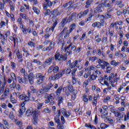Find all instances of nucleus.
Masks as SVG:
<instances>
[{
  "label": "nucleus",
  "instance_id": "1",
  "mask_svg": "<svg viewBox=\"0 0 129 129\" xmlns=\"http://www.w3.org/2000/svg\"><path fill=\"white\" fill-rule=\"evenodd\" d=\"M81 61H82V59H78L72 62H71V60H70L68 61L67 64L69 65V67L71 69H73V68L77 67L79 70H81L83 68V66H82Z\"/></svg>",
  "mask_w": 129,
  "mask_h": 129
},
{
  "label": "nucleus",
  "instance_id": "2",
  "mask_svg": "<svg viewBox=\"0 0 129 129\" xmlns=\"http://www.w3.org/2000/svg\"><path fill=\"white\" fill-rule=\"evenodd\" d=\"M55 61H66L67 60V54L63 55L60 54V53L56 52L54 54V57Z\"/></svg>",
  "mask_w": 129,
  "mask_h": 129
},
{
  "label": "nucleus",
  "instance_id": "3",
  "mask_svg": "<svg viewBox=\"0 0 129 129\" xmlns=\"http://www.w3.org/2000/svg\"><path fill=\"white\" fill-rule=\"evenodd\" d=\"M112 112L114 113L115 116L116 117H118L117 118V121H120V120H123V116H124V112H120L119 111H115V110H112Z\"/></svg>",
  "mask_w": 129,
  "mask_h": 129
},
{
  "label": "nucleus",
  "instance_id": "4",
  "mask_svg": "<svg viewBox=\"0 0 129 129\" xmlns=\"http://www.w3.org/2000/svg\"><path fill=\"white\" fill-rule=\"evenodd\" d=\"M77 47L71 43L66 48V50L69 55H72V51H76Z\"/></svg>",
  "mask_w": 129,
  "mask_h": 129
},
{
  "label": "nucleus",
  "instance_id": "5",
  "mask_svg": "<svg viewBox=\"0 0 129 129\" xmlns=\"http://www.w3.org/2000/svg\"><path fill=\"white\" fill-rule=\"evenodd\" d=\"M64 74H65L64 70H62L58 74H56L54 76L51 77V79L52 80H53V81H55V80H58V79H59V78H61V77H62V76H63Z\"/></svg>",
  "mask_w": 129,
  "mask_h": 129
},
{
  "label": "nucleus",
  "instance_id": "6",
  "mask_svg": "<svg viewBox=\"0 0 129 129\" xmlns=\"http://www.w3.org/2000/svg\"><path fill=\"white\" fill-rule=\"evenodd\" d=\"M54 121L55 123L57 124V128L58 129H63L64 126L63 124H61V122L60 121V117L58 115H56L54 117Z\"/></svg>",
  "mask_w": 129,
  "mask_h": 129
},
{
  "label": "nucleus",
  "instance_id": "7",
  "mask_svg": "<svg viewBox=\"0 0 129 129\" xmlns=\"http://www.w3.org/2000/svg\"><path fill=\"white\" fill-rule=\"evenodd\" d=\"M17 23L20 25V29H21L23 34H26V27H24V25L23 24V22H22V18L21 17H19L17 19Z\"/></svg>",
  "mask_w": 129,
  "mask_h": 129
},
{
  "label": "nucleus",
  "instance_id": "8",
  "mask_svg": "<svg viewBox=\"0 0 129 129\" xmlns=\"http://www.w3.org/2000/svg\"><path fill=\"white\" fill-rule=\"evenodd\" d=\"M30 95H31L30 93H28V97L25 94H22L19 97V99L20 100H25V101H29L30 100Z\"/></svg>",
  "mask_w": 129,
  "mask_h": 129
},
{
  "label": "nucleus",
  "instance_id": "9",
  "mask_svg": "<svg viewBox=\"0 0 129 129\" xmlns=\"http://www.w3.org/2000/svg\"><path fill=\"white\" fill-rule=\"evenodd\" d=\"M103 11V4H100L94 9L95 13L99 14V13H102Z\"/></svg>",
  "mask_w": 129,
  "mask_h": 129
},
{
  "label": "nucleus",
  "instance_id": "10",
  "mask_svg": "<svg viewBox=\"0 0 129 129\" xmlns=\"http://www.w3.org/2000/svg\"><path fill=\"white\" fill-rule=\"evenodd\" d=\"M34 80H35V76L33 73H30L28 75V81L31 85L34 84Z\"/></svg>",
  "mask_w": 129,
  "mask_h": 129
},
{
  "label": "nucleus",
  "instance_id": "11",
  "mask_svg": "<svg viewBox=\"0 0 129 129\" xmlns=\"http://www.w3.org/2000/svg\"><path fill=\"white\" fill-rule=\"evenodd\" d=\"M17 79L18 80V82L21 84H27V83H28V79L26 77V76H25L24 78L23 79L21 78V77H18Z\"/></svg>",
  "mask_w": 129,
  "mask_h": 129
},
{
  "label": "nucleus",
  "instance_id": "12",
  "mask_svg": "<svg viewBox=\"0 0 129 129\" xmlns=\"http://www.w3.org/2000/svg\"><path fill=\"white\" fill-rule=\"evenodd\" d=\"M6 78L4 77V82L0 81V95L4 92L5 90V87L6 86Z\"/></svg>",
  "mask_w": 129,
  "mask_h": 129
},
{
  "label": "nucleus",
  "instance_id": "13",
  "mask_svg": "<svg viewBox=\"0 0 129 129\" xmlns=\"http://www.w3.org/2000/svg\"><path fill=\"white\" fill-rule=\"evenodd\" d=\"M45 2L43 4L44 10H47L48 8L52 7V2L50 0H45Z\"/></svg>",
  "mask_w": 129,
  "mask_h": 129
},
{
  "label": "nucleus",
  "instance_id": "14",
  "mask_svg": "<svg viewBox=\"0 0 129 129\" xmlns=\"http://www.w3.org/2000/svg\"><path fill=\"white\" fill-rule=\"evenodd\" d=\"M105 24L101 22H96L92 24V26L93 28H98L99 29H100L101 27H103Z\"/></svg>",
  "mask_w": 129,
  "mask_h": 129
},
{
  "label": "nucleus",
  "instance_id": "15",
  "mask_svg": "<svg viewBox=\"0 0 129 129\" xmlns=\"http://www.w3.org/2000/svg\"><path fill=\"white\" fill-rule=\"evenodd\" d=\"M16 56L18 58V60L19 62H23L24 59H23V54L21 52H20L19 50H18L16 52Z\"/></svg>",
  "mask_w": 129,
  "mask_h": 129
},
{
  "label": "nucleus",
  "instance_id": "16",
  "mask_svg": "<svg viewBox=\"0 0 129 129\" xmlns=\"http://www.w3.org/2000/svg\"><path fill=\"white\" fill-rule=\"evenodd\" d=\"M53 61H55V57H54V56L50 57L49 58L46 59L44 62V65H47V64L50 65V64H52Z\"/></svg>",
  "mask_w": 129,
  "mask_h": 129
},
{
  "label": "nucleus",
  "instance_id": "17",
  "mask_svg": "<svg viewBox=\"0 0 129 129\" xmlns=\"http://www.w3.org/2000/svg\"><path fill=\"white\" fill-rule=\"evenodd\" d=\"M76 17V13L74 12L69 17V18L67 19L66 23H70L71 21L73 20Z\"/></svg>",
  "mask_w": 129,
  "mask_h": 129
},
{
  "label": "nucleus",
  "instance_id": "18",
  "mask_svg": "<svg viewBox=\"0 0 129 129\" xmlns=\"http://www.w3.org/2000/svg\"><path fill=\"white\" fill-rule=\"evenodd\" d=\"M53 24H52V26L51 28L49 29V31H52V32H54V29L56 27V26H57V24H58V21L55 19H53Z\"/></svg>",
  "mask_w": 129,
  "mask_h": 129
},
{
  "label": "nucleus",
  "instance_id": "19",
  "mask_svg": "<svg viewBox=\"0 0 129 129\" xmlns=\"http://www.w3.org/2000/svg\"><path fill=\"white\" fill-rule=\"evenodd\" d=\"M36 77L37 79H40L43 81H45V76L43 75L42 74L38 73L36 74Z\"/></svg>",
  "mask_w": 129,
  "mask_h": 129
},
{
  "label": "nucleus",
  "instance_id": "20",
  "mask_svg": "<svg viewBox=\"0 0 129 129\" xmlns=\"http://www.w3.org/2000/svg\"><path fill=\"white\" fill-rule=\"evenodd\" d=\"M77 93H78V91L77 90H74L73 92L72 93V100H75V98H76V96L77 95Z\"/></svg>",
  "mask_w": 129,
  "mask_h": 129
},
{
  "label": "nucleus",
  "instance_id": "21",
  "mask_svg": "<svg viewBox=\"0 0 129 129\" xmlns=\"http://www.w3.org/2000/svg\"><path fill=\"white\" fill-rule=\"evenodd\" d=\"M108 1L109 0H105L104 3H101L102 5H103V8H104V7H105V8H109V7L112 5L110 1L108 2Z\"/></svg>",
  "mask_w": 129,
  "mask_h": 129
},
{
  "label": "nucleus",
  "instance_id": "22",
  "mask_svg": "<svg viewBox=\"0 0 129 129\" xmlns=\"http://www.w3.org/2000/svg\"><path fill=\"white\" fill-rule=\"evenodd\" d=\"M53 87V85L52 83H50L48 85H47L44 88V90L45 92H48L50 91V89Z\"/></svg>",
  "mask_w": 129,
  "mask_h": 129
},
{
  "label": "nucleus",
  "instance_id": "23",
  "mask_svg": "<svg viewBox=\"0 0 129 129\" xmlns=\"http://www.w3.org/2000/svg\"><path fill=\"white\" fill-rule=\"evenodd\" d=\"M51 15L54 17H57L58 16H60L61 13L59 12L58 9H55L53 11H51Z\"/></svg>",
  "mask_w": 129,
  "mask_h": 129
},
{
  "label": "nucleus",
  "instance_id": "24",
  "mask_svg": "<svg viewBox=\"0 0 129 129\" xmlns=\"http://www.w3.org/2000/svg\"><path fill=\"white\" fill-rule=\"evenodd\" d=\"M68 27H65L61 33L58 35L59 39L61 40L63 38V36H64V32L66 31H67Z\"/></svg>",
  "mask_w": 129,
  "mask_h": 129
},
{
  "label": "nucleus",
  "instance_id": "25",
  "mask_svg": "<svg viewBox=\"0 0 129 129\" xmlns=\"http://www.w3.org/2000/svg\"><path fill=\"white\" fill-rule=\"evenodd\" d=\"M33 112H34V110L33 109V108H30L26 111L27 116H30V115H32V114H33Z\"/></svg>",
  "mask_w": 129,
  "mask_h": 129
},
{
  "label": "nucleus",
  "instance_id": "26",
  "mask_svg": "<svg viewBox=\"0 0 129 129\" xmlns=\"http://www.w3.org/2000/svg\"><path fill=\"white\" fill-rule=\"evenodd\" d=\"M88 13H89V10L87 9L86 10H85L83 13H80L79 14V18H82L83 16H86L87 15Z\"/></svg>",
  "mask_w": 129,
  "mask_h": 129
},
{
  "label": "nucleus",
  "instance_id": "27",
  "mask_svg": "<svg viewBox=\"0 0 129 129\" xmlns=\"http://www.w3.org/2000/svg\"><path fill=\"white\" fill-rule=\"evenodd\" d=\"M46 96H47V98L49 100H53V99H54V96H55V94L53 93H51L50 94H46Z\"/></svg>",
  "mask_w": 129,
  "mask_h": 129
},
{
  "label": "nucleus",
  "instance_id": "28",
  "mask_svg": "<svg viewBox=\"0 0 129 129\" xmlns=\"http://www.w3.org/2000/svg\"><path fill=\"white\" fill-rule=\"evenodd\" d=\"M66 21H67V17L63 19L60 22V28H64V26L66 25V23H67Z\"/></svg>",
  "mask_w": 129,
  "mask_h": 129
},
{
  "label": "nucleus",
  "instance_id": "29",
  "mask_svg": "<svg viewBox=\"0 0 129 129\" xmlns=\"http://www.w3.org/2000/svg\"><path fill=\"white\" fill-rule=\"evenodd\" d=\"M121 99L122 101L121 102V105H123V107H125L126 106V104H125V102H124V100H125V97L122 96L121 97Z\"/></svg>",
  "mask_w": 129,
  "mask_h": 129
},
{
  "label": "nucleus",
  "instance_id": "30",
  "mask_svg": "<svg viewBox=\"0 0 129 129\" xmlns=\"http://www.w3.org/2000/svg\"><path fill=\"white\" fill-rule=\"evenodd\" d=\"M97 55L98 56H101L102 55V59H104L105 58V55L104 53H101V50H100V49H97Z\"/></svg>",
  "mask_w": 129,
  "mask_h": 129
},
{
  "label": "nucleus",
  "instance_id": "31",
  "mask_svg": "<svg viewBox=\"0 0 129 129\" xmlns=\"http://www.w3.org/2000/svg\"><path fill=\"white\" fill-rule=\"evenodd\" d=\"M92 3H93V0H88L86 3V8L87 9H88V8H89L90 6H91V4H92Z\"/></svg>",
  "mask_w": 129,
  "mask_h": 129
},
{
  "label": "nucleus",
  "instance_id": "32",
  "mask_svg": "<svg viewBox=\"0 0 129 129\" xmlns=\"http://www.w3.org/2000/svg\"><path fill=\"white\" fill-rule=\"evenodd\" d=\"M105 20V15H102L100 16V23H103L104 25H105V22L104 21Z\"/></svg>",
  "mask_w": 129,
  "mask_h": 129
},
{
  "label": "nucleus",
  "instance_id": "33",
  "mask_svg": "<svg viewBox=\"0 0 129 129\" xmlns=\"http://www.w3.org/2000/svg\"><path fill=\"white\" fill-rule=\"evenodd\" d=\"M32 114H33V117L38 118L39 114H40V111H39L38 110L33 111Z\"/></svg>",
  "mask_w": 129,
  "mask_h": 129
},
{
  "label": "nucleus",
  "instance_id": "34",
  "mask_svg": "<svg viewBox=\"0 0 129 129\" xmlns=\"http://www.w3.org/2000/svg\"><path fill=\"white\" fill-rule=\"evenodd\" d=\"M68 90H68V87H65L63 88V92H65V93L67 96H69L70 95V93L69 92V91Z\"/></svg>",
  "mask_w": 129,
  "mask_h": 129
},
{
  "label": "nucleus",
  "instance_id": "35",
  "mask_svg": "<svg viewBox=\"0 0 129 129\" xmlns=\"http://www.w3.org/2000/svg\"><path fill=\"white\" fill-rule=\"evenodd\" d=\"M54 48V42H51L49 46L46 47L47 51H51Z\"/></svg>",
  "mask_w": 129,
  "mask_h": 129
},
{
  "label": "nucleus",
  "instance_id": "36",
  "mask_svg": "<svg viewBox=\"0 0 129 129\" xmlns=\"http://www.w3.org/2000/svg\"><path fill=\"white\" fill-rule=\"evenodd\" d=\"M44 92H46L45 91V89L40 90L39 91L37 90V92H36L37 96H40L41 94H43V93H44Z\"/></svg>",
  "mask_w": 129,
  "mask_h": 129
},
{
  "label": "nucleus",
  "instance_id": "37",
  "mask_svg": "<svg viewBox=\"0 0 129 129\" xmlns=\"http://www.w3.org/2000/svg\"><path fill=\"white\" fill-rule=\"evenodd\" d=\"M76 27V24H75V23L72 24L70 26V29L69 30V31L71 33H72V31H73V30H74Z\"/></svg>",
  "mask_w": 129,
  "mask_h": 129
},
{
  "label": "nucleus",
  "instance_id": "38",
  "mask_svg": "<svg viewBox=\"0 0 129 129\" xmlns=\"http://www.w3.org/2000/svg\"><path fill=\"white\" fill-rule=\"evenodd\" d=\"M70 33H71V31H70L69 30H67L65 33H63L64 38L66 39V38H68V37H69V35H70Z\"/></svg>",
  "mask_w": 129,
  "mask_h": 129
},
{
  "label": "nucleus",
  "instance_id": "39",
  "mask_svg": "<svg viewBox=\"0 0 129 129\" xmlns=\"http://www.w3.org/2000/svg\"><path fill=\"white\" fill-rule=\"evenodd\" d=\"M100 126L101 129H105V128H107V127L109 126V125H107L104 123H102L100 124Z\"/></svg>",
  "mask_w": 129,
  "mask_h": 129
},
{
  "label": "nucleus",
  "instance_id": "40",
  "mask_svg": "<svg viewBox=\"0 0 129 129\" xmlns=\"http://www.w3.org/2000/svg\"><path fill=\"white\" fill-rule=\"evenodd\" d=\"M62 89H63V87L60 86L58 87V88L55 91V93L57 94V95H58V94H60V93H61Z\"/></svg>",
  "mask_w": 129,
  "mask_h": 129
},
{
  "label": "nucleus",
  "instance_id": "41",
  "mask_svg": "<svg viewBox=\"0 0 129 129\" xmlns=\"http://www.w3.org/2000/svg\"><path fill=\"white\" fill-rule=\"evenodd\" d=\"M111 65H113V66L116 67L118 65H119V62H116L115 60H113L110 62Z\"/></svg>",
  "mask_w": 129,
  "mask_h": 129
},
{
  "label": "nucleus",
  "instance_id": "42",
  "mask_svg": "<svg viewBox=\"0 0 129 129\" xmlns=\"http://www.w3.org/2000/svg\"><path fill=\"white\" fill-rule=\"evenodd\" d=\"M28 46H29V47H31V48H35V43L33 41H29L28 42Z\"/></svg>",
  "mask_w": 129,
  "mask_h": 129
},
{
  "label": "nucleus",
  "instance_id": "43",
  "mask_svg": "<svg viewBox=\"0 0 129 129\" xmlns=\"http://www.w3.org/2000/svg\"><path fill=\"white\" fill-rule=\"evenodd\" d=\"M26 111V107H20V110H19V113L20 114H23L24 112Z\"/></svg>",
  "mask_w": 129,
  "mask_h": 129
},
{
  "label": "nucleus",
  "instance_id": "44",
  "mask_svg": "<svg viewBox=\"0 0 129 129\" xmlns=\"http://www.w3.org/2000/svg\"><path fill=\"white\" fill-rule=\"evenodd\" d=\"M85 126H86V127H89V128L91 129H96V127H95L94 126L88 123H86L85 124Z\"/></svg>",
  "mask_w": 129,
  "mask_h": 129
},
{
  "label": "nucleus",
  "instance_id": "45",
  "mask_svg": "<svg viewBox=\"0 0 129 129\" xmlns=\"http://www.w3.org/2000/svg\"><path fill=\"white\" fill-rule=\"evenodd\" d=\"M37 90L35 89L34 86L30 87V92L31 93H37Z\"/></svg>",
  "mask_w": 129,
  "mask_h": 129
},
{
  "label": "nucleus",
  "instance_id": "46",
  "mask_svg": "<svg viewBox=\"0 0 129 129\" xmlns=\"http://www.w3.org/2000/svg\"><path fill=\"white\" fill-rule=\"evenodd\" d=\"M53 73H58L59 72V67L53 66Z\"/></svg>",
  "mask_w": 129,
  "mask_h": 129
},
{
  "label": "nucleus",
  "instance_id": "47",
  "mask_svg": "<svg viewBox=\"0 0 129 129\" xmlns=\"http://www.w3.org/2000/svg\"><path fill=\"white\" fill-rule=\"evenodd\" d=\"M112 17V15H111V13L107 12L105 14V18L106 19H110Z\"/></svg>",
  "mask_w": 129,
  "mask_h": 129
},
{
  "label": "nucleus",
  "instance_id": "48",
  "mask_svg": "<svg viewBox=\"0 0 129 129\" xmlns=\"http://www.w3.org/2000/svg\"><path fill=\"white\" fill-rule=\"evenodd\" d=\"M91 75V72L89 71L87 73H85L84 75V78L86 79L88 78V77H90V76Z\"/></svg>",
  "mask_w": 129,
  "mask_h": 129
},
{
  "label": "nucleus",
  "instance_id": "49",
  "mask_svg": "<svg viewBox=\"0 0 129 129\" xmlns=\"http://www.w3.org/2000/svg\"><path fill=\"white\" fill-rule=\"evenodd\" d=\"M90 79L92 80L93 81L94 80H96V78H97V75H95L94 74L91 75V76L89 77Z\"/></svg>",
  "mask_w": 129,
  "mask_h": 129
},
{
  "label": "nucleus",
  "instance_id": "50",
  "mask_svg": "<svg viewBox=\"0 0 129 129\" xmlns=\"http://www.w3.org/2000/svg\"><path fill=\"white\" fill-rule=\"evenodd\" d=\"M43 105H44V103L38 102L37 104V109L38 110H40V109L42 108V107L43 106Z\"/></svg>",
  "mask_w": 129,
  "mask_h": 129
},
{
  "label": "nucleus",
  "instance_id": "51",
  "mask_svg": "<svg viewBox=\"0 0 129 129\" xmlns=\"http://www.w3.org/2000/svg\"><path fill=\"white\" fill-rule=\"evenodd\" d=\"M68 90H69V91H70V92H71V93H73L74 90H76V89H73V86L71 85H70L68 86Z\"/></svg>",
  "mask_w": 129,
  "mask_h": 129
},
{
  "label": "nucleus",
  "instance_id": "52",
  "mask_svg": "<svg viewBox=\"0 0 129 129\" xmlns=\"http://www.w3.org/2000/svg\"><path fill=\"white\" fill-rule=\"evenodd\" d=\"M96 70V67L95 66H91L89 67V71H95Z\"/></svg>",
  "mask_w": 129,
  "mask_h": 129
},
{
  "label": "nucleus",
  "instance_id": "53",
  "mask_svg": "<svg viewBox=\"0 0 129 129\" xmlns=\"http://www.w3.org/2000/svg\"><path fill=\"white\" fill-rule=\"evenodd\" d=\"M106 119H107L108 122H109V123H111V124H112L113 123H114L115 122L114 120H113V119H112L111 118L107 117Z\"/></svg>",
  "mask_w": 129,
  "mask_h": 129
},
{
  "label": "nucleus",
  "instance_id": "54",
  "mask_svg": "<svg viewBox=\"0 0 129 129\" xmlns=\"http://www.w3.org/2000/svg\"><path fill=\"white\" fill-rule=\"evenodd\" d=\"M72 81L73 84H76L77 80L76 79V78L75 77V75L72 76Z\"/></svg>",
  "mask_w": 129,
  "mask_h": 129
},
{
  "label": "nucleus",
  "instance_id": "55",
  "mask_svg": "<svg viewBox=\"0 0 129 129\" xmlns=\"http://www.w3.org/2000/svg\"><path fill=\"white\" fill-rule=\"evenodd\" d=\"M52 14V11L49 9H46L45 12L44 13V16H47L50 15V14Z\"/></svg>",
  "mask_w": 129,
  "mask_h": 129
},
{
  "label": "nucleus",
  "instance_id": "56",
  "mask_svg": "<svg viewBox=\"0 0 129 129\" xmlns=\"http://www.w3.org/2000/svg\"><path fill=\"white\" fill-rule=\"evenodd\" d=\"M16 83H15V81H13V82L12 84L10 85V88L11 89H15L16 88Z\"/></svg>",
  "mask_w": 129,
  "mask_h": 129
},
{
  "label": "nucleus",
  "instance_id": "57",
  "mask_svg": "<svg viewBox=\"0 0 129 129\" xmlns=\"http://www.w3.org/2000/svg\"><path fill=\"white\" fill-rule=\"evenodd\" d=\"M3 94L7 96H9V94H10V89H9V88H6Z\"/></svg>",
  "mask_w": 129,
  "mask_h": 129
},
{
  "label": "nucleus",
  "instance_id": "58",
  "mask_svg": "<svg viewBox=\"0 0 129 129\" xmlns=\"http://www.w3.org/2000/svg\"><path fill=\"white\" fill-rule=\"evenodd\" d=\"M63 72H64V74H70V73H71V69H65L63 70Z\"/></svg>",
  "mask_w": 129,
  "mask_h": 129
},
{
  "label": "nucleus",
  "instance_id": "59",
  "mask_svg": "<svg viewBox=\"0 0 129 129\" xmlns=\"http://www.w3.org/2000/svg\"><path fill=\"white\" fill-rule=\"evenodd\" d=\"M33 124L37 125L38 124V118L35 117H33V120L32 121Z\"/></svg>",
  "mask_w": 129,
  "mask_h": 129
},
{
  "label": "nucleus",
  "instance_id": "60",
  "mask_svg": "<svg viewBox=\"0 0 129 129\" xmlns=\"http://www.w3.org/2000/svg\"><path fill=\"white\" fill-rule=\"evenodd\" d=\"M52 72H53V66H50L47 71L48 74H51Z\"/></svg>",
  "mask_w": 129,
  "mask_h": 129
},
{
  "label": "nucleus",
  "instance_id": "61",
  "mask_svg": "<svg viewBox=\"0 0 129 129\" xmlns=\"http://www.w3.org/2000/svg\"><path fill=\"white\" fill-rule=\"evenodd\" d=\"M97 59V57L96 56H92L90 57L89 58V61H91V62H95V60Z\"/></svg>",
  "mask_w": 129,
  "mask_h": 129
},
{
  "label": "nucleus",
  "instance_id": "62",
  "mask_svg": "<svg viewBox=\"0 0 129 129\" xmlns=\"http://www.w3.org/2000/svg\"><path fill=\"white\" fill-rule=\"evenodd\" d=\"M9 39L10 40V41H14V44L16 45V37L10 36Z\"/></svg>",
  "mask_w": 129,
  "mask_h": 129
},
{
  "label": "nucleus",
  "instance_id": "63",
  "mask_svg": "<svg viewBox=\"0 0 129 129\" xmlns=\"http://www.w3.org/2000/svg\"><path fill=\"white\" fill-rule=\"evenodd\" d=\"M124 121H125L126 120H127V119H129V111L127 113L126 115L124 114Z\"/></svg>",
  "mask_w": 129,
  "mask_h": 129
},
{
  "label": "nucleus",
  "instance_id": "64",
  "mask_svg": "<svg viewBox=\"0 0 129 129\" xmlns=\"http://www.w3.org/2000/svg\"><path fill=\"white\" fill-rule=\"evenodd\" d=\"M33 63H35L37 65H42V62L37 59H33Z\"/></svg>",
  "mask_w": 129,
  "mask_h": 129
}]
</instances>
